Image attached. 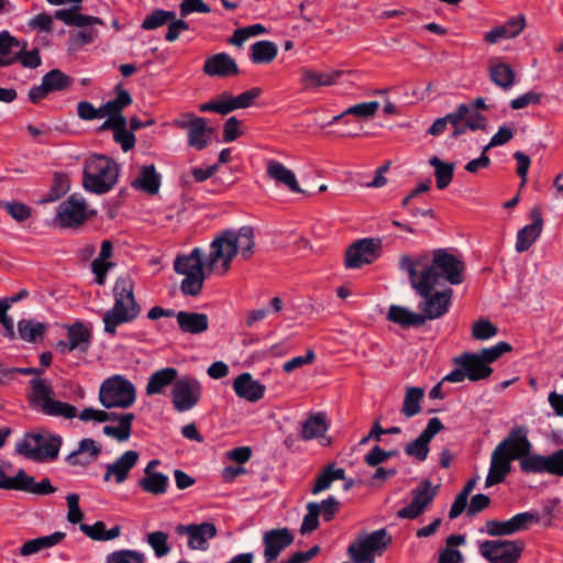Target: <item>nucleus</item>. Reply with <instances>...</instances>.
Here are the masks:
<instances>
[{
  "label": "nucleus",
  "instance_id": "obj_17",
  "mask_svg": "<svg viewBox=\"0 0 563 563\" xmlns=\"http://www.w3.org/2000/svg\"><path fill=\"white\" fill-rule=\"evenodd\" d=\"M507 455L512 456L514 460L519 461L520 470L522 471V462L534 453L531 451V442L528 439V430L525 426L515 427L510 430L508 435L497 445Z\"/></svg>",
  "mask_w": 563,
  "mask_h": 563
},
{
  "label": "nucleus",
  "instance_id": "obj_10",
  "mask_svg": "<svg viewBox=\"0 0 563 563\" xmlns=\"http://www.w3.org/2000/svg\"><path fill=\"white\" fill-rule=\"evenodd\" d=\"M525 550L522 540H485L479 543V554L489 563H518Z\"/></svg>",
  "mask_w": 563,
  "mask_h": 563
},
{
  "label": "nucleus",
  "instance_id": "obj_13",
  "mask_svg": "<svg viewBox=\"0 0 563 563\" xmlns=\"http://www.w3.org/2000/svg\"><path fill=\"white\" fill-rule=\"evenodd\" d=\"M95 213L88 209L84 198L71 195L58 206L56 221L62 228H75Z\"/></svg>",
  "mask_w": 563,
  "mask_h": 563
},
{
  "label": "nucleus",
  "instance_id": "obj_48",
  "mask_svg": "<svg viewBox=\"0 0 563 563\" xmlns=\"http://www.w3.org/2000/svg\"><path fill=\"white\" fill-rule=\"evenodd\" d=\"M429 163L434 168L437 188L445 189L453 179L454 164L442 162L438 156H432Z\"/></svg>",
  "mask_w": 563,
  "mask_h": 563
},
{
  "label": "nucleus",
  "instance_id": "obj_25",
  "mask_svg": "<svg viewBox=\"0 0 563 563\" xmlns=\"http://www.w3.org/2000/svg\"><path fill=\"white\" fill-rule=\"evenodd\" d=\"M443 428L444 426L439 418H431L420 435L405 446V453L419 462H423L429 454V443Z\"/></svg>",
  "mask_w": 563,
  "mask_h": 563
},
{
  "label": "nucleus",
  "instance_id": "obj_35",
  "mask_svg": "<svg viewBox=\"0 0 563 563\" xmlns=\"http://www.w3.org/2000/svg\"><path fill=\"white\" fill-rule=\"evenodd\" d=\"M178 377V371L175 367L161 368L148 377L145 394L147 396L163 394L168 386L175 384Z\"/></svg>",
  "mask_w": 563,
  "mask_h": 563
},
{
  "label": "nucleus",
  "instance_id": "obj_36",
  "mask_svg": "<svg viewBox=\"0 0 563 563\" xmlns=\"http://www.w3.org/2000/svg\"><path fill=\"white\" fill-rule=\"evenodd\" d=\"M176 320L184 333L196 335L209 329V318L206 313L179 311L176 313Z\"/></svg>",
  "mask_w": 563,
  "mask_h": 563
},
{
  "label": "nucleus",
  "instance_id": "obj_16",
  "mask_svg": "<svg viewBox=\"0 0 563 563\" xmlns=\"http://www.w3.org/2000/svg\"><path fill=\"white\" fill-rule=\"evenodd\" d=\"M0 488L27 492L36 495H49L56 492L48 478L35 483L34 477L20 470L13 477L4 476L0 471Z\"/></svg>",
  "mask_w": 563,
  "mask_h": 563
},
{
  "label": "nucleus",
  "instance_id": "obj_21",
  "mask_svg": "<svg viewBox=\"0 0 563 563\" xmlns=\"http://www.w3.org/2000/svg\"><path fill=\"white\" fill-rule=\"evenodd\" d=\"M176 533L188 537V548L191 550H208V541L218 534V529L212 522H202L200 525H179Z\"/></svg>",
  "mask_w": 563,
  "mask_h": 563
},
{
  "label": "nucleus",
  "instance_id": "obj_9",
  "mask_svg": "<svg viewBox=\"0 0 563 563\" xmlns=\"http://www.w3.org/2000/svg\"><path fill=\"white\" fill-rule=\"evenodd\" d=\"M136 398L134 385L121 375L103 380L99 389V401L104 408H129Z\"/></svg>",
  "mask_w": 563,
  "mask_h": 563
},
{
  "label": "nucleus",
  "instance_id": "obj_50",
  "mask_svg": "<svg viewBox=\"0 0 563 563\" xmlns=\"http://www.w3.org/2000/svg\"><path fill=\"white\" fill-rule=\"evenodd\" d=\"M424 396V391L420 387H407L404 398L401 412L405 417L411 418L421 410L420 402Z\"/></svg>",
  "mask_w": 563,
  "mask_h": 563
},
{
  "label": "nucleus",
  "instance_id": "obj_63",
  "mask_svg": "<svg viewBox=\"0 0 563 563\" xmlns=\"http://www.w3.org/2000/svg\"><path fill=\"white\" fill-rule=\"evenodd\" d=\"M318 506L319 515L322 516L323 520L327 522L331 521L340 509V503L333 496L318 503Z\"/></svg>",
  "mask_w": 563,
  "mask_h": 563
},
{
  "label": "nucleus",
  "instance_id": "obj_5",
  "mask_svg": "<svg viewBox=\"0 0 563 563\" xmlns=\"http://www.w3.org/2000/svg\"><path fill=\"white\" fill-rule=\"evenodd\" d=\"M30 404L43 415L73 419L77 416V408L68 402L54 399V389L49 383L41 377L30 380Z\"/></svg>",
  "mask_w": 563,
  "mask_h": 563
},
{
  "label": "nucleus",
  "instance_id": "obj_43",
  "mask_svg": "<svg viewBox=\"0 0 563 563\" xmlns=\"http://www.w3.org/2000/svg\"><path fill=\"white\" fill-rule=\"evenodd\" d=\"M144 473L145 476L141 478L139 483L144 492L153 495H163L166 493L168 486V477L166 475L153 471H144Z\"/></svg>",
  "mask_w": 563,
  "mask_h": 563
},
{
  "label": "nucleus",
  "instance_id": "obj_39",
  "mask_svg": "<svg viewBox=\"0 0 563 563\" xmlns=\"http://www.w3.org/2000/svg\"><path fill=\"white\" fill-rule=\"evenodd\" d=\"M387 318L404 328H418L426 323V318L420 313L412 312L405 307L395 305L389 307Z\"/></svg>",
  "mask_w": 563,
  "mask_h": 563
},
{
  "label": "nucleus",
  "instance_id": "obj_60",
  "mask_svg": "<svg viewBox=\"0 0 563 563\" xmlns=\"http://www.w3.org/2000/svg\"><path fill=\"white\" fill-rule=\"evenodd\" d=\"M379 108V103L377 101L362 102L354 104L343 111V114H352L358 118H373Z\"/></svg>",
  "mask_w": 563,
  "mask_h": 563
},
{
  "label": "nucleus",
  "instance_id": "obj_52",
  "mask_svg": "<svg viewBox=\"0 0 563 563\" xmlns=\"http://www.w3.org/2000/svg\"><path fill=\"white\" fill-rule=\"evenodd\" d=\"M174 11H166L162 9L154 10L151 14H148L142 22V29L144 30H155L169 21L175 19Z\"/></svg>",
  "mask_w": 563,
  "mask_h": 563
},
{
  "label": "nucleus",
  "instance_id": "obj_34",
  "mask_svg": "<svg viewBox=\"0 0 563 563\" xmlns=\"http://www.w3.org/2000/svg\"><path fill=\"white\" fill-rule=\"evenodd\" d=\"M101 453V446L90 438L82 439L78 449L66 456L69 465L87 466L93 462Z\"/></svg>",
  "mask_w": 563,
  "mask_h": 563
},
{
  "label": "nucleus",
  "instance_id": "obj_54",
  "mask_svg": "<svg viewBox=\"0 0 563 563\" xmlns=\"http://www.w3.org/2000/svg\"><path fill=\"white\" fill-rule=\"evenodd\" d=\"M319 506L318 503H309L307 505V514L302 519V523L300 527V533L306 534L310 533L318 529L319 527Z\"/></svg>",
  "mask_w": 563,
  "mask_h": 563
},
{
  "label": "nucleus",
  "instance_id": "obj_26",
  "mask_svg": "<svg viewBox=\"0 0 563 563\" xmlns=\"http://www.w3.org/2000/svg\"><path fill=\"white\" fill-rule=\"evenodd\" d=\"M294 542V534L288 528L272 529L263 534L264 559L267 563L275 561L278 555Z\"/></svg>",
  "mask_w": 563,
  "mask_h": 563
},
{
  "label": "nucleus",
  "instance_id": "obj_11",
  "mask_svg": "<svg viewBox=\"0 0 563 563\" xmlns=\"http://www.w3.org/2000/svg\"><path fill=\"white\" fill-rule=\"evenodd\" d=\"M170 125L179 130H186L188 145L198 151L209 145L213 133V130L208 128L207 120L197 117L192 112L179 114L172 121Z\"/></svg>",
  "mask_w": 563,
  "mask_h": 563
},
{
  "label": "nucleus",
  "instance_id": "obj_64",
  "mask_svg": "<svg viewBox=\"0 0 563 563\" xmlns=\"http://www.w3.org/2000/svg\"><path fill=\"white\" fill-rule=\"evenodd\" d=\"M179 11L180 15L185 18L194 12L209 13L211 9L202 0H181V3L179 4Z\"/></svg>",
  "mask_w": 563,
  "mask_h": 563
},
{
  "label": "nucleus",
  "instance_id": "obj_3",
  "mask_svg": "<svg viewBox=\"0 0 563 563\" xmlns=\"http://www.w3.org/2000/svg\"><path fill=\"white\" fill-rule=\"evenodd\" d=\"M113 297V307L102 318L104 332L111 336L117 334L119 325L134 321L141 313V306L134 296V283L130 277L117 279Z\"/></svg>",
  "mask_w": 563,
  "mask_h": 563
},
{
  "label": "nucleus",
  "instance_id": "obj_24",
  "mask_svg": "<svg viewBox=\"0 0 563 563\" xmlns=\"http://www.w3.org/2000/svg\"><path fill=\"white\" fill-rule=\"evenodd\" d=\"M529 219L531 220V223L521 228L517 233L516 251L518 253L528 251L543 231L544 221L539 206L531 208Z\"/></svg>",
  "mask_w": 563,
  "mask_h": 563
},
{
  "label": "nucleus",
  "instance_id": "obj_30",
  "mask_svg": "<svg viewBox=\"0 0 563 563\" xmlns=\"http://www.w3.org/2000/svg\"><path fill=\"white\" fill-rule=\"evenodd\" d=\"M454 363L465 369L467 378L472 382L486 379L493 373V368L477 353H463L454 358Z\"/></svg>",
  "mask_w": 563,
  "mask_h": 563
},
{
  "label": "nucleus",
  "instance_id": "obj_44",
  "mask_svg": "<svg viewBox=\"0 0 563 563\" xmlns=\"http://www.w3.org/2000/svg\"><path fill=\"white\" fill-rule=\"evenodd\" d=\"M336 479H345V471L340 467L335 468L333 464H329L317 476L316 482L311 488V493L313 495H318L319 493L328 489Z\"/></svg>",
  "mask_w": 563,
  "mask_h": 563
},
{
  "label": "nucleus",
  "instance_id": "obj_6",
  "mask_svg": "<svg viewBox=\"0 0 563 563\" xmlns=\"http://www.w3.org/2000/svg\"><path fill=\"white\" fill-rule=\"evenodd\" d=\"M62 441V437L48 431L29 432L16 443L15 451L29 460L44 462L58 456Z\"/></svg>",
  "mask_w": 563,
  "mask_h": 563
},
{
  "label": "nucleus",
  "instance_id": "obj_31",
  "mask_svg": "<svg viewBox=\"0 0 563 563\" xmlns=\"http://www.w3.org/2000/svg\"><path fill=\"white\" fill-rule=\"evenodd\" d=\"M232 388L238 397L250 402H256L264 397L266 387L253 379L250 373H242L232 383Z\"/></svg>",
  "mask_w": 563,
  "mask_h": 563
},
{
  "label": "nucleus",
  "instance_id": "obj_4",
  "mask_svg": "<svg viewBox=\"0 0 563 563\" xmlns=\"http://www.w3.org/2000/svg\"><path fill=\"white\" fill-rule=\"evenodd\" d=\"M118 164L103 155L90 156L84 166L82 186L87 191L102 195L110 191L118 181Z\"/></svg>",
  "mask_w": 563,
  "mask_h": 563
},
{
  "label": "nucleus",
  "instance_id": "obj_1",
  "mask_svg": "<svg viewBox=\"0 0 563 563\" xmlns=\"http://www.w3.org/2000/svg\"><path fill=\"white\" fill-rule=\"evenodd\" d=\"M399 267L406 271L411 287L417 294L428 292L429 287H434L442 280L450 285L463 283L464 263L445 249H437L432 253L421 254L416 258L402 255Z\"/></svg>",
  "mask_w": 563,
  "mask_h": 563
},
{
  "label": "nucleus",
  "instance_id": "obj_58",
  "mask_svg": "<svg viewBox=\"0 0 563 563\" xmlns=\"http://www.w3.org/2000/svg\"><path fill=\"white\" fill-rule=\"evenodd\" d=\"M511 345L507 342H498L497 344L481 350L477 354L482 357V360L489 365L490 363L497 361L504 353L511 351Z\"/></svg>",
  "mask_w": 563,
  "mask_h": 563
},
{
  "label": "nucleus",
  "instance_id": "obj_38",
  "mask_svg": "<svg viewBox=\"0 0 563 563\" xmlns=\"http://www.w3.org/2000/svg\"><path fill=\"white\" fill-rule=\"evenodd\" d=\"M132 186L150 195L157 194L161 186V176L157 174L155 166H142L140 168L139 176L132 183Z\"/></svg>",
  "mask_w": 563,
  "mask_h": 563
},
{
  "label": "nucleus",
  "instance_id": "obj_14",
  "mask_svg": "<svg viewBox=\"0 0 563 563\" xmlns=\"http://www.w3.org/2000/svg\"><path fill=\"white\" fill-rule=\"evenodd\" d=\"M382 242L378 239H361L351 244L345 251L344 264L347 268H360L372 264L378 258Z\"/></svg>",
  "mask_w": 563,
  "mask_h": 563
},
{
  "label": "nucleus",
  "instance_id": "obj_15",
  "mask_svg": "<svg viewBox=\"0 0 563 563\" xmlns=\"http://www.w3.org/2000/svg\"><path fill=\"white\" fill-rule=\"evenodd\" d=\"M439 492V485L432 486L429 479H423L415 489H412L411 503L401 508L397 512V517L401 519H416L422 515L432 504Z\"/></svg>",
  "mask_w": 563,
  "mask_h": 563
},
{
  "label": "nucleus",
  "instance_id": "obj_12",
  "mask_svg": "<svg viewBox=\"0 0 563 563\" xmlns=\"http://www.w3.org/2000/svg\"><path fill=\"white\" fill-rule=\"evenodd\" d=\"M201 397L202 384L191 375L178 377L170 393L173 408L177 412L191 410L199 404Z\"/></svg>",
  "mask_w": 563,
  "mask_h": 563
},
{
  "label": "nucleus",
  "instance_id": "obj_20",
  "mask_svg": "<svg viewBox=\"0 0 563 563\" xmlns=\"http://www.w3.org/2000/svg\"><path fill=\"white\" fill-rule=\"evenodd\" d=\"M434 287H429L428 292L418 294L423 298L419 303L420 313L427 320H433L444 316L452 303L453 290L451 288L432 292Z\"/></svg>",
  "mask_w": 563,
  "mask_h": 563
},
{
  "label": "nucleus",
  "instance_id": "obj_47",
  "mask_svg": "<svg viewBox=\"0 0 563 563\" xmlns=\"http://www.w3.org/2000/svg\"><path fill=\"white\" fill-rule=\"evenodd\" d=\"M277 46L271 41L255 42L251 47V60L254 64H269L277 56Z\"/></svg>",
  "mask_w": 563,
  "mask_h": 563
},
{
  "label": "nucleus",
  "instance_id": "obj_53",
  "mask_svg": "<svg viewBox=\"0 0 563 563\" xmlns=\"http://www.w3.org/2000/svg\"><path fill=\"white\" fill-rule=\"evenodd\" d=\"M106 563H145V555L140 551L123 549L110 553Z\"/></svg>",
  "mask_w": 563,
  "mask_h": 563
},
{
  "label": "nucleus",
  "instance_id": "obj_62",
  "mask_svg": "<svg viewBox=\"0 0 563 563\" xmlns=\"http://www.w3.org/2000/svg\"><path fill=\"white\" fill-rule=\"evenodd\" d=\"M66 501L68 506L67 520L73 525L79 523L84 518V512L79 508V496L75 493L68 494Z\"/></svg>",
  "mask_w": 563,
  "mask_h": 563
},
{
  "label": "nucleus",
  "instance_id": "obj_18",
  "mask_svg": "<svg viewBox=\"0 0 563 563\" xmlns=\"http://www.w3.org/2000/svg\"><path fill=\"white\" fill-rule=\"evenodd\" d=\"M522 472L526 474L547 473L563 477V449L554 451L549 455L534 453L533 456L522 462Z\"/></svg>",
  "mask_w": 563,
  "mask_h": 563
},
{
  "label": "nucleus",
  "instance_id": "obj_57",
  "mask_svg": "<svg viewBox=\"0 0 563 563\" xmlns=\"http://www.w3.org/2000/svg\"><path fill=\"white\" fill-rule=\"evenodd\" d=\"M69 190V179L67 175L63 173H55L53 185L48 191L49 201H56L67 194Z\"/></svg>",
  "mask_w": 563,
  "mask_h": 563
},
{
  "label": "nucleus",
  "instance_id": "obj_55",
  "mask_svg": "<svg viewBox=\"0 0 563 563\" xmlns=\"http://www.w3.org/2000/svg\"><path fill=\"white\" fill-rule=\"evenodd\" d=\"M168 536L163 531H155L147 534V542L154 550L157 558L169 553L170 547L167 543Z\"/></svg>",
  "mask_w": 563,
  "mask_h": 563
},
{
  "label": "nucleus",
  "instance_id": "obj_28",
  "mask_svg": "<svg viewBox=\"0 0 563 563\" xmlns=\"http://www.w3.org/2000/svg\"><path fill=\"white\" fill-rule=\"evenodd\" d=\"M139 456V453L133 450L124 452L115 462L107 465L103 481L114 479L117 484L123 483L129 477L130 471L136 465Z\"/></svg>",
  "mask_w": 563,
  "mask_h": 563
},
{
  "label": "nucleus",
  "instance_id": "obj_22",
  "mask_svg": "<svg viewBox=\"0 0 563 563\" xmlns=\"http://www.w3.org/2000/svg\"><path fill=\"white\" fill-rule=\"evenodd\" d=\"M91 332L87 325L77 321L67 327V339L58 341L56 347L63 354L73 351L86 353L91 345Z\"/></svg>",
  "mask_w": 563,
  "mask_h": 563
},
{
  "label": "nucleus",
  "instance_id": "obj_40",
  "mask_svg": "<svg viewBox=\"0 0 563 563\" xmlns=\"http://www.w3.org/2000/svg\"><path fill=\"white\" fill-rule=\"evenodd\" d=\"M65 537L66 534L64 532L56 531L49 536L29 540L25 543H23V545L20 548V554L22 556H27L37 553L43 549L52 548L62 542L65 539Z\"/></svg>",
  "mask_w": 563,
  "mask_h": 563
},
{
  "label": "nucleus",
  "instance_id": "obj_23",
  "mask_svg": "<svg viewBox=\"0 0 563 563\" xmlns=\"http://www.w3.org/2000/svg\"><path fill=\"white\" fill-rule=\"evenodd\" d=\"M343 75V70L329 69L318 70L311 67L300 68L299 82L302 91H312L321 87H330L338 84Z\"/></svg>",
  "mask_w": 563,
  "mask_h": 563
},
{
  "label": "nucleus",
  "instance_id": "obj_37",
  "mask_svg": "<svg viewBox=\"0 0 563 563\" xmlns=\"http://www.w3.org/2000/svg\"><path fill=\"white\" fill-rule=\"evenodd\" d=\"M54 18L69 26L84 27L93 24L103 25V21L100 18L79 13L77 5L70 9L55 11Z\"/></svg>",
  "mask_w": 563,
  "mask_h": 563
},
{
  "label": "nucleus",
  "instance_id": "obj_51",
  "mask_svg": "<svg viewBox=\"0 0 563 563\" xmlns=\"http://www.w3.org/2000/svg\"><path fill=\"white\" fill-rule=\"evenodd\" d=\"M46 324L35 320H20L18 331L20 338L26 342H36L46 332Z\"/></svg>",
  "mask_w": 563,
  "mask_h": 563
},
{
  "label": "nucleus",
  "instance_id": "obj_33",
  "mask_svg": "<svg viewBox=\"0 0 563 563\" xmlns=\"http://www.w3.org/2000/svg\"><path fill=\"white\" fill-rule=\"evenodd\" d=\"M266 175L269 179L287 187L292 192H302L295 173L278 161L268 159L266 162Z\"/></svg>",
  "mask_w": 563,
  "mask_h": 563
},
{
  "label": "nucleus",
  "instance_id": "obj_42",
  "mask_svg": "<svg viewBox=\"0 0 563 563\" xmlns=\"http://www.w3.org/2000/svg\"><path fill=\"white\" fill-rule=\"evenodd\" d=\"M117 97L101 106L102 118L106 115L124 117L122 111L132 103V97L121 86L117 88Z\"/></svg>",
  "mask_w": 563,
  "mask_h": 563
},
{
  "label": "nucleus",
  "instance_id": "obj_8",
  "mask_svg": "<svg viewBox=\"0 0 563 563\" xmlns=\"http://www.w3.org/2000/svg\"><path fill=\"white\" fill-rule=\"evenodd\" d=\"M174 269L185 276L180 284L183 294L195 297L201 292L206 275L200 249L196 247L188 255L177 256Z\"/></svg>",
  "mask_w": 563,
  "mask_h": 563
},
{
  "label": "nucleus",
  "instance_id": "obj_29",
  "mask_svg": "<svg viewBox=\"0 0 563 563\" xmlns=\"http://www.w3.org/2000/svg\"><path fill=\"white\" fill-rule=\"evenodd\" d=\"M512 456L507 455L501 449L496 446L492 453L490 466L486 476L485 486L492 487L504 482L511 471Z\"/></svg>",
  "mask_w": 563,
  "mask_h": 563
},
{
  "label": "nucleus",
  "instance_id": "obj_7",
  "mask_svg": "<svg viewBox=\"0 0 563 563\" xmlns=\"http://www.w3.org/2000/svg\"><path fill=\"white\" fill-rule=\"evenodd\" d=\"M393 537L385 529L360 534L347 548V554L354 563H374L391 544Z\"/></svg>",
  "mask_w": 563,
  "mask_h": 563
},
{
  "label": "nucleus",
  "instance_id": "obj_61",
  "mask_svg": "<svg viewBox=\"0 0 563 563\" xmlns=\"http://www.w3.org/2000/svg\"><path fill=\"white\" fill-rule=\"evenodd\" d=\"M3 209L18 222H23L32 216V209L22 202L4 201Z\"/></svg>",
  "mask_w": 563,
  "mask_h": 563
},
{
  "label": "nucleus",
  "instance_id": "obj_56",
  "mask_svg": "<svg viewBox=\"0 0 563 563\" xmlns=\"http://www.w3.org/2000/svg\"><path fill=\"white\" fill-rule=\"evenodd\" d=\"M498 332L497 327H495L489 320L481 319L473 323L472 327V336L476 340H488L495 336Z\"/></svg>",
  "mask_w": 563,
  "mask_h": 563
},
{
  "label": "nucleus",
  "instance_id": "obj_27",
  "mask_svg": "<svg viewBox=\"0 0 563 563\" xmlns=\"http://www.w3.org/2000/svg\"><path fill=\"white\" fill-rule=\"evenodd\" d=\"M203 73L210 77H233L238 76L240 70L233 57L227 53H218L205 60Z\"/></svg>",
  "mask_w": 563,
  "mask_h": 563
},
{
  "label": "nucleus",
  "instance_id": "obj_46",
  "mask_svg": "<svg viewBox=\"0 0 563 563\" xmlns=\"http://www.w3.org/2000/svg\"><path fill=\"white\" fill-rule=\"evenodd\" d=\"M134 415L131 412L121 413L119 417V426H104L103 433L108 437H111L119 442L126 441L132 432V422L134 420Z\"/></svg>",
  "mask_w": 563,
  "mask_h": 563
},
{
  "label": "nucleus",
  "instance_id": "obj_19",
  "mask_svg": "<svg viewBox=\"0 0 563 563\" xmlns=\"http://www.w3.org/2000/svg\"><path fill=\"white\" fill-rule=\"evenodd\" d=\"M73 84V79L59 69H52L45 74L38 86H34L29 91V99L36 104L45 99L52 92L67 90Z\"/></svg>",
  "mask_w": 563,
  "mask_h": 563
},
{
  "label": "nucleus",
  "instance_id": "obj_45",
  "mask_svg": "<svg viewBox=\"0 0 563 563\" xmlns=\"http://www.w3.org/2000/svg\"><path fill=\"white\" fill-rule=\"evenodd\" d=\"M328 430V423L324 415L316 413L310 416L303 423L301 430V439L309 441L319 437H323Z\"/></svg>",
  "mask_w": 563,
  "mask_h": 563
},
{
  "label": "nucleus",
  "instance_id": "obj_59",
  "mask_svg": "<svg viewBox=\"0 0 563 563\" xmlns=\"http://www.w3.org/2000/svg\"><path fill=\"white\" fill-rule=\"evenodd\" d=\"M113 140L121 145L124 152L132 150L135 146V136L132 131L126 130V119L122 121L121 126L113 133Z\"/></svg>",
  "mask_w": 563,
  "mask_h": 563
},
{
  "label": "nucleus",
  "instance_id": "obj_41",
  "mask_svg": "<svg viewBox=\"0 0 563 563\" xmlns=\"http://www.w3.org/2000/svg\"><path fill=\"white\" fill-rule=\"evenodd\" d=\"M489 77L495 85L507 90L514 86L516 75L510 65L490 62Z\"/></svg>",
  "mask_w": 563,
  "mask_h": 563
},
{
  "label": "nucleus",
  "instance_id": "obj_49",
  "mask_svg": "<svg viewBox=\"0 0 563 563\" xmlns=\"http://www.w3.org/2000/svg\"><path fill=\"white\" fill-rule=\"evenodd\" d=\"M262 95V89L258 87L251 88L236 97H233L227 92L221 95V98L228 100L229 111L232 112L236 109L250 108L255 99Z\"/></svg>",
  "mask_w": 563,
  "mask_h": 563
},
{
  "label": "nucleus",
  "instance_id": "obj_32",
  "mask_svg": "<svg viewBox=\"0 0 563 563\" xmlns=\"http://www.w3.org/2000/svg\"><path fill=\"white\" fill-rule=\"evenodd\" d=\"M553 508L552 507H544L543 515H539V512L536 511H526L520 512L511 517L509 520V526L511 529V533H517L520 531L528 530L533 523H540L542 522L545 527L552 526V516Z\"/></svg>",
  "mask_w": 563,
  "mask_h": 563
},
{
  "label": "nucleus",
  "instance_id": "obj_2",
  "mask_svg": "<svg viewBox=\"0 0 563 563\" xmlns=\"http://www.w3.org/2000/svg\"><path fill=\"white\" fill-rule=\"evenodd\" d=\"M254 253L255 234L253 227L244 225L238 231L224 230L211 242L206 267L209 272L222 276L230 271L231 263L236 255L247 261Z\"/></svg>",
  "mask_w": 563,
  "mask_h": 563
}]
</instances>
